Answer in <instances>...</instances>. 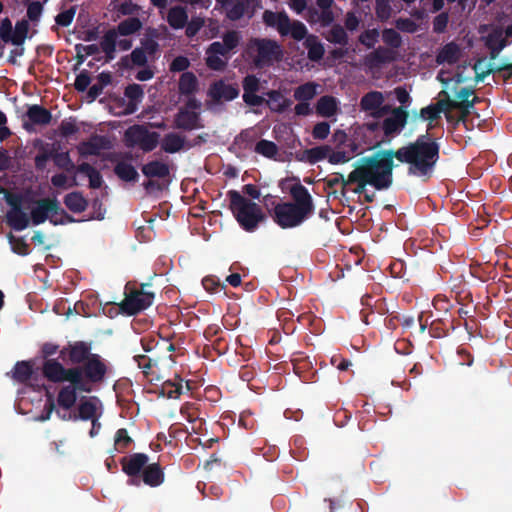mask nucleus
Masks as SVG:
<instances>
[{
	"label": "nucleus",
	"instance_id": "obj_28",
	"mask_svg": "<svg viewBox=\"0 0 512 512\" xmlns=\"http://www.w3.org/2000/svg\"><path fill=\"white\" fill-rule=\"evenodd\" d=\"M198 79L193 72H183L179 78L178 90L181 95L192 96L198 90Z\"/></svg>",
	"mask_w": 512,
	"mask_h": 512
},
{
	"label": "nucleus",
	"instance_id": "obj_27",
	"mask_svg": "<svg viewBox=\"0 0 512 512\" xmlns=\"http://www.w3.org/2000/svg\"><path fill=\"white\" fill-rule=\"evenodd\" d=\"M385 101L384 95L380 91H370L362 96L360 100V108L364 112H369L372 115L380 105Z\"/></svg>",
	"mask_w": 512,
	"mask_h": 512
},
{
	"label": "nucleus",
	"instance_id": "obj_40",
	"mask_svg": "<svg viewBox=\"0 0 512 512\" xmlns=\"http://www.w3.org/2000/svg\"><path fill=\"white\" fill-rule=\"evenodd\" d=\"M142 27V23L137 17H130L121 21L116 29V32L120 36H129L138 32Z\"/></svg>",
	"mask_w": 512,
	"mask_h": 512
},
{
	"label": "nucleus",
	"instance_id": "obj_52",
	"mask_svg": "<svg viewBox=\"0 0 512 512\" xmlns=\"http://www.w3.org/2000/svg\"><path fill=\"white\" fill-rule=\"evenodd\" d=\"M391 0H376L375 1V13L377 18L385 22L387 21L391 15H392V8L390 5Z\"/></svg>",
	"mask_w": 512,
	"mask_h": 512
},
{
	"label": "nucleus",
	"instance_id": "obj_5",
	"mask_svg": "<svg viewBox=\"0 0 512 512\" xmlns=\"http://www.w3.org/2000/svg\"><path fill=\"white\" fill-rule=\"evenodd\" d=\"M227 195L230 200L229 208L243 230L254 232L260 223L266 221V215L257 203L236 190L228 191Z\"/></svg>",
	"mask_w": 512,
	"mask_h": 512
},
{
	"label": "nucleus",
	"instance_id": "obj_22",
	"mask_svg": "<svg viewBox=\"0 0 512 512\" xmlns=\"http://www.w3.org/2000/svg\"><path fill=\"white\" fill-rule=\"evenodd\" d=\"M124 96L128 99L126 114H133L144 98V90L140 84H128L124 89Z\"/></svg>",
	"mask_w": 512,
	"mask_h": 512
},
{
	"label": "nucleus",
	"instance_id": "obj_38",
	"mask_svg": "<svg viewBox=\"0 0 512 512\" xmlns=\"http://www.w3.org/2000/svg\"><path fill=\"white\" fill-rule=\"evenodd\" d=\"M450 329H454L452 320L435 319L430 324L429 334L433 338H443L448 335Z\"/></svg>",
	"mask_w": 512,
	"mask_h": 512
},
{
	"label": "nucleus",
	"instance_id": "obj_13",
	"mask_svg": "<svg viewBox=\"0 0 512 512\" xmlns=\"http://www.w3.org/2000/svg\"><path fill=\"white\" fill-rule=\"evenodd\" d=\"M241 34L236 30H229L222 35V42H212L206 49V54L227 57L241 42Z\"/></svg>",
	"mask_w": 512,
	"mask_h": 512
},
{
	"label": "nucleus",
	"instance_id": "obj_15",
	"mask_svg": "<svg viewBox=\"0 0 512 512\" xmlns=\"http://www.w3.org/2000/svg\"><path fill=\"white\" fill-rule=\"evenodd\" d=\"M239 95V88L236 85L226 84L223 80L212 83L208 90V96L214 102L232 101Z\"/></svg>",
	"mask_w": 512,
	"mask_h": 512
},
{
	"label": "nucleus",
	"instance_id": "obj_17",
	"mask_svg": "<svg viewBox=\"0 0 512 512\" xmlns=\"http://www.w3.org/2000/svg\"><path fill=\"white\" fill-rule=\"evenodd\" d=\"M98 406H101V401L96 396L83 397L78 405V415L73 417L74 420L81 419L88 421L96 417H100Z\"/></svg>",
	"mask_w": 512,
	"mask_h": 512
},
{
	"label": "nucleus",
	"instance_id": "obj_16",
	"mask_svg": "<svg viewBox=\"0 0 512 512\" xmlns=\"http://www.w3.org/2000/svg\"><path fill=\"white\" fill-rule=\"evenodd\" d=\"M148 456L144 453H134L121 459L122 470L130 477L138 476L148 463Z\"/></svg>",
	"mask_w": 512,
	"mask_h": 512
},
{
	"label": "nucleus",
	"instance_id": "obj_34",
	"mask_svg": "<svg viewBox=\"0 0 512 512\" xmlns=\"http://www.w3.org/2000/svg\"><path fill=\"white\" fill-rule=\"evenodd\" d=\"M114 173L119 179L125 182H136L139 178V174L135 167L124 160L119 161L114 166Z\"/></svg>",
	"mask_w": 512,
	"mask_h": 512
},
{
	"label": "nucleus",
	"instance_id": "obj_21",
	"mask_svg": "<svg viewBox=\"0 0 512 512\" xmlns=\"http://www.w3.org/2000/svg\"><path fill=\"white\" fill-rule=\"evenodd\" d=\"M461 57L460 46L456 42L445 44L436 54V63L438 65L449 64L454 65Z\"/></svg>",
	"mask_w": 512,
	"mask_h": 512
},
{
	"label": "nucleus",
	"instance_id": "obj_18",
	"mask_svg": "<svg viewBox=\"0 0 512 512\" xmlns=\"http://www.w3.org/2000/svg\"><path fill=\"white\" fill-rule=\"evenodd\" d=\"M134 361L137 363L138 367L142 370L143 374L149 378L150 381L154 379H159V361L160 358L156 353L153 355H135L133 357Z\"/></svg>",
	"mask_w": 512,
	"mask_h": 512
},
{
	"label": "nucleus",
	"instance_id": "obj_24",
	"mask_svg": "<svg viewBox=\"0 0 512 512\" xmlns=\"http://www.w3.org/2000/svg\"><path fill=\"white\" fill-rule=\"evenodd\" d=\"M143 482L150 487H158L164 482V472L158 463L146 465L142 472Z\"/></svg>",
	"mask_w": 512,
	"mask_h": 512
},
{
	"label": "nucleus",
	"instance_id": "obj_48",
	"mask_svg": "<svg viewBox=\"0 0 512 512\" xmlns=\"http://www.w3.org/2000/svg\"><path fill=\"white\" fill-rule=\"evenodd\" d=\"M53 161L58 168L63 169L68 173L75 171L76 166L71 160L69 152L53 153Z\"/></svg>",
	"mask_w": 512,
	"mask_h": 512
},
{
	"label": "nucleus",
	"instance_id": "obj_36",
	"mask_svg": "<svg viewBox=\"0 0 512 512\" xmlns=\"http://www.w3.org/2000/svg\"><path fill=\"white\" fill-rule=\"evenodd\" d=\"M337 111V101L333 96H321L316 104V113L322 117H332Z\"/></svg>",
	"mask_w": 512,
	"mask_h": 512
},
{
	"label": "nucleus",
	"instance_id": "obj_59",
	"mask_svg": "<svg viewBox=\"0 0 512 512\" xmlns=\"http://www.w3.org/2000/svg\"><path fill=\"white\" fill-rule=\"evenodd\" d=\"M327 158L331 164L346 163L351 159V153H346V149L344 148L336 149L335 151L331 149Z\"/></svg>",
	"mask_w": 512,
	"mask_h": 512
},
{
	"label": "nucleus",
	"instance_id": "obj_49",
	"mask_svg": "<svg viewBox=\"0 0 512 512\" xmlns=\"http://www.w3.org/2000/svg\"><path fill=\"white\" fill-rule=\"evenodd\" d=\"M29 32V22L28 20L22 19L16 22L14 28V41L13 45L22 46L27 38Z\"/></svg>",
	"mask_w": 512,
	"mask_h": 512
},
{
	"label": "nucleus",
	"instance_id": "obj_37",
	"mask_svg": "<svg viewBox=\"0 0 512 512\" xmlns=\"http://www.w3.org/2000/svg\"><path fill=\"white\" fill-rule=\"evenodd\" d=\"M323 37L328 42L340 46H346L349 42L348 34L340 24H334L329 31L323 33Z\"/></svg>",
	"mask_w": 512,
	"mask_h": 512
},
{
	"label": "nucleus",
	"instance_id": "obj_33",
	"mask_svg": "<svg viewBox=\"0 0 512 512\" xmlns=\"http://www.w3.org/2000/svg\"><path fill=\"white\" fill-rule=\"evenodd\" d=\"M65 206L73 213H82L88 206V201L81 192L75 191L68 193L64 197Z\"/></svg>",
	"mask_w": 512,
	"mask_h": 512
},
{
	"label": "nucleus",
	"instance_id": "obj_32",
	"mask_svg": "<svg viewBox=\"0 0 512 512\" xmlns=\"http://www.w3.org/2000/svg\"><path fill=\"white\" fill-rule=\"evenodd\" d=\"M185 146V139L181 135L170 132L162 139L161 148L166 153H177Z\"/></svg>",
	"mask_w": 512,
	"mask_h": 512
},
{
	"label": "nucleus",
	"instance_id": "obj_20",
	"mask_svg": "<svg viewBox=\"0 0 512 512\" xmlns=\"http://www.w3.org/2000/svg\"><path fill=\"white\" fill-rule=\"evenodd\" d=\"M110 141L102 135H93L88 141H84L79 146V152L82 156H98L101 150L108 149Z\"/></svg>",
	"mask_w": 512,
	"mask_h": 512
},
{
	"label": "nucleus",
	"instance_id": "obj_19",
	"mask_svg": "<svg viewBox=\"0 0 512 512\" xmlns=\"http://www.w3.org/2000/svg\"><path fill=\"white\" fill-rule=\"evenodd\" d=\"M396 59L395 52L392 49L379 46L365 57V65L370 68H378L382 64L393 62Z\"/></svg>",
	"mask_w": 512,
	"mask_h": 512
},
{
	"label": "nucleus",
	"instance_id": "obj_1",
	"mask_svg": "<svg viewBox=\"0 0 512 512\" xmlns=\"http://www.w3.org/2000/svg\"><path fill=\"white\" fill-rule=\"evenodd\" d=\"M108 372L106 361L94 354L82 365L65 367L58 359L51 358L42 365L43 376L52 383H68L57 396L58 405L70 410L76 403L78 393H91L103 383Z\"/></svg>",
	"mask_w": 512,
	"mask_h": 512
},
{
	"label": "nucleus",
	"instance_id": "obj_62",
	"mask_svg": "<svg viewBox=\"0 0 512 512\" xmlns=\"http://www.w3.org/2000/svg\"><path fill=\"white\" fill-rule=\"evenodd\" d=\"M204 25V20L200 17H193L190 21L185 25L186 30L185 34L188 38H193L198 34L200 29Z\"/></svg>",
	"mask_w": 512,
	"mask_h": 512
},
{
	"label": "nucleus",
	"instance_id": "obj_11",
	"mask_svg": "<svg viewBox=\"0 0 512 512\" xmlns=\"http://www.w3.org/2000/svg\"><path fill=\"white\" fill-rule=\"evenodd\" d=\"M91 350L92 346L90 342H69L66 346L60 349L59 358L72 366H78L82 365L91 357V355L95 354L92 353Z\"/></svg>",
	"mask_w": 512,
	"mask_h": 512
},
{
	"label": "nucleus",
	"instance_id": "obj_4",
	"mask_svg": "<svg viewBox=\"0 0 512 512\" xmlns=\"http://www.w3.org/2000/svg\"><path fill=\"white\" fill-rule=\"evenodd\" d=\"M375 159L374 155L362 157L359 160V165L349 173L347 178H344L341 173H334L325 178L326 186L328 188H334L340 184V194L342 196L346 195V187L349 184H356V187L352 190L356 194L364 193L367 185L379 191L385 190Z\"/></svg>",
	"mask_w": 512,
	"mask_h": 512
},
{
	"label": "nucleus",
	"instance_id": "obj_54",
	"mask_svg": "<svg viewBox=\"0 0 512 512\" xmlns=\"http://www.w3.org/2000/svg\"><path fill=\"white\" fill-rule=\"evenodd\" d=\"M254 141V135L251 130H243L239 135L235 137L234 145L238 146L239 149L247 150L252 147Z\"/></svg>",
	"mask_w": 512,
	"mask_h": 512
},
{
	"label": "nucleus",
	"instance_id": "obj_45",
	"mask_svg": "<svg viewBox=\"0 0 512 512\" xmlns=\"http://www.w3.org/2000/svg\"><path fill=\"white\" fill-rule=\"evenodd\" d=\"M500 33L498 32V26L493 28L492 31L483 37L484 45L489 50L490 60H495L498 57V38Z\"/></svg>",
	"mask_w": 512,
	"mask_h": 512
},
{
	"label": "nucleus",
	"instance_id": "obj_63",
	"mask_svg": "<svg viewBox=\"0 0 512 512\" xmlns=\"http://www.w3.org/2000/svg\"><path fill=\"white\" fill-rule=\"evenodd\" d=\"M74 16H75V8L71 7L69 9L57 14V16L55 17V22L59 26L67 27L72 23Z\"/></svg>",
	"mask_w": 512,
	"mask_h": 512
},
{
	"label": "nucleus",
	"instance_id": "obj_31",
	"mask_svg": "<svg viewBox=\"0 0 512 512\" xmlns=\"http://www.w3.org/2000/svg\"><path fill=\"white\" fill-rule=\"evenodd\" d=\"M167 22L173 29H182L188 22V14L185 7L174 6L167 14Z\"/></svg>",
	"mask_w": 512,
	"mask_h": 512
},
{
	"label": "nucleus",
	"instance_id": "obj_43",
	"mask_svg": "<svg viewBox=\"0 0 512 512\" xmlns=\"http://www.w3.org/2000/svg\"><path fill=\"white\" fill-rule=\"evenodd\" d=\"M317 85L313 82H308L298 86L294 91V98L297 101L307 102L313 99L317 93Z\"/></svg>",
	"mask_w": 512,
	"mask_h": 512
},
{
	"label": "nucleus",
	"instance_id": "obj_9",
	"mask_svg": "<svg viewBox=\"0 0 512 512\" xmlns=\"http://www.w3.org/2000/svg\"><path fill=\"white\" fill-rule=\"evenodd\" d=\"M250 43L257 49V55L253 60L256 68L271 66L274 62H279L283 58L281 46L275 40L268 38H253Z\"/></svg>",
	"mask_w": 512,
	"mask_h": 512
},
{
	"label": "nucleus",
	"instance_id": "obj_12",
	"mask_svg": "<svg viewBox=\"0 0 512 512\" xmlns=\"http://www.w3.org/2000/svg\"><path fill=\"white\" fill-rule=\"evenodd\" d=\"M408 117L409 113L404 107L393 108L392 115L385 118L381 124L384 134L382 142L389 143L398 136L407 125Z\"/></svg>",
	"mask_w": 512,
	"mask_h": 512
},
{
	"label": "nucleus",
	"instance_id": "obj_14",
	"mask_svg": "<svg viewBox=\"0 0 512 512\" xmlns=\"http://www.w3.org/2000/svg\"><path fill=\"white\" fill-rule=\"evenodd\" d=\"M174 125L177 129L192 131L201 129L204 125L201 122L199 112L190 111L187 108H180L174 117Z\"/></svg>",
	"mask_w": 512,
	"mask_h": 512
},
{
	"label": "nucleus",
	"instance_id": "obj_10",
	"mask_svg": "<svg viewBox=\"0 0 512 512\" xmlns=\"http://www.w3.org/2000/svg\"><path fill=\"white\" fill-rule=\"evenodd\" d=\"M160 135L155 131H149L145 126L135 124L124 133L125 145L128 148L139 146L144 152L154 150L159 143Z\"/></svg>",
	"mask_w": 512,
	"mask_h": 512
},
{
	"label": "nucleus",
	"instance_id": "obj_56",
	"mask_svg": "<svg viewBox=\"0 0 512 512\" xmlns=\"http://www.w3.org/2000/svg\"><path fill=\"white\" fill-rule=\"evenodd\" d=\"M53 158V152L46 147H41L39 153L35 156L34 163L37 170L43 171L46 168L47 161Z\"/></svg>",
	"mask_w": 512,
	"mask_h": 512
},
{
	"label": "nucleus",
	"instance_id": "obj_51",
	"mask_svg": "<svg viewBox=\"0 0 512 512\" xmlns=\"http://www.w3.org/2000/svg\"><path fill=\"white\" fill-rule=\"evenodd\" d=\"M440 95H445V98L438 99V101L434 104L439 113L442 112L447 113L451 110H455L458 107L457 101L452 100L450 98L449 93L446 90H441Z\"/></svg>",
	"mask_w": 512,
	"mask_h": 512
},
{
	"label": "nucleus",
	"instance_id": "obj_44",
	"mask_svg": "<svg viewBox=\"0 0 512 512\" xmlns=\"http://www.w3.org/2000/svg\"><path fill=\"white\" fill-rule=\"evenodd\" d=\"M269 98L271 101V109L278 113L285 112L292 104V101L288 98H285L278 91H271L269 93Z\"/></svg>",
	"mask_w": 512,
	"mask_h": 512
},
{
	"label": "nucleus",
	"instance_id": "obj_53",
	"mask_svg": "<svg viewBox=\"0 0 512 512\" xmlns=\"http://www.w3.org/2000/svg\"><path fill=\"white\" fill-rule=\"evenodd\" d=\"M0 39L4 43H12L14 41V29L11 20L6 17L0 23Z\"/></svg>",
	"mask_w": 512,
	"mask_h": 512
},
{
	"label": "nucleus",
	"instance_id": "obj_41",
	"mask_svg": "<svg viewBox=\"0 0 512 512\" xmlns=\"http://www.w3.org/2000/svg\"><path fill=\"white\" fill-rule=\"evenodd\" d=\"M33 374V367L28 361H19L13 369V378L19 383H26Z\"/></svg>",
	"mask_w": 512,
	"mask_h": 512
},
{
	"label": "nucleus",
	"instance_id": "obj_3",
	"mask_svg": "<svg viewBox=\"0 0 512 512\" xmlns=\"http://www.w3.org/2000/svg\"><path fill=\"white\" fill-rule=\"evenodd\" d=\"M293 184L288 188L292 201L278 202L266 195L264 204L273 221L282 229L295 228L303 224L315 212L313 198L300 179L293 177Z\"/></svg>",
	"mask_w": 512,
	"mask_h": 512
},
{
	"label": "nucleus",
	"instance_id": "obj_55",
	"mask_svg": "<svg viewBox=\"0 0 512 512\" xmlns=\"http://www.w3.org/2000/svg\"><path fill=\"white\" fill-rule=\"evenodd\" d=\"M177 382H172L170 380L164 382L163 390L168 396V398H178L183 391L182 379L176 378Z\"/></svg>",
	"mask_w": 512,
	"mask_h": 512
},
{
	"label": "nucleus",
	"instance_id": "obj_23",
	"mask_svg": "<svg viewBox=\"0 0 512 512\" xmlns=\"http://www.w3.org/2000/svg\"><path fill=\"white\" fill-rule=\"evenodd\" d=\"M148 63L147 54L145 50L140 47L135 48L130 55H125L121 57L119 61L120 68L124 70H130L133 66H141L144 67Z\"/></svg>",
	"mask_w": 512,
	"mask_h": 512
},
{
	"label": "nucleus",
	"instance_id": "obj_2",
	"mask_svg": "<svg viewBox=\"0 0 512 512\" xmlns=\"http://www.w3.org/2000/svg\"><path fill=\"white\" fill-rule=\"evenodd\" d=\"M376 165L384 189L393 183L394 158L408 165V173L419 177H431L440 157V145L429 133L419 135L415 141L400 148L375 152Z\"/></svg>",
	"mask_w": 512,
	"mask_h": 512
},
{
	"label": "nucleus",
	"instance_id": "obj_8",
	"mask_svg": "<svg viewBox=\"0 0 512 512\" xmlns=\"http://www.w3.org/2000/svg\"><path fill=\"white\" fill-rule=\"evenodd\" d=\"M146 285L141 288L132 287L130 283L125 286V298L119 304L120 310L126 315L133 316L147 309L152 305L154 293L144 290Z\"/></svg>",
	"mask_w": 512,
	"mask_h": 512
},
{
	"label": "nucleus",
	"instance_id": "obj_60",
	"mask_svg": "<svg viewBox=\"0 0 512 512\" xmlns=\"http://www.w3.org/2000/svg\"><path fill=\"white\" fill-rule=\"evenodd\" d=\"M298 355L299 356L293 358L291 362L293 365L294 372L301 377V374L307 369L311 368L312 364L308 360V358L303 356L301 353H299Z\"/></svg>",
	"mask_w": 512,
	"mask_h": 512
},
{
	"label": "nucleus",
	"instance_id": "obj_39",
	"mask_svg": "<svg viewBox=\"0 0 512 512\" xmlns=\"http://www.w3.org/2000/svg\"><path fill=\"white\" fill-rule=\"evenodd\" d=\"M331 152V146L321 145L304 151V158L310 164H316L328 157Z\"/></svg>",
	"mask_w": 512,
	"mask_h": 512
},
{
	"label": "nucleus",
	"instance_id": "obj_50",
	"mask_svg": "<svg viewBox=\"0 0 512 512\" xmlns=\"http://www.w3.org/2000/svg\"><path fill=\"white\" fill-rule=\"evenodd\" d=\"M382 40L392 49H398L402 45L401 35L392 28H385L382 31Z\"/></svg>",
	"mask_w": 512,
	"mask_h": 512
},
{
	"label": "nucleus",
	"instance_id": "obj_30",
	"mask_svg": "<svg viewBox=\"0 0 512 512\" xmlns=\"http://www.w3.org/2000/svg\"><path fill=\"white\" fill-rule=\"evenodd\" d=\"M7 224L15 231H22L29 225V217L22 208L9 210L6 214Z\"/></svg>",
	"mask_w": 512,
	"mask_h": 512
},
{
	"label": "nucleus",
	"instance_id": "obj_6",
	"mask_svg": "<svg viewBox=\"0 0 512 512\" xmlns=\"http://www.w3.org/2000/svg\"><path fill=\"white\" fill-rule=\"evenodd\" d=\"M262 19L266 26L275 28L283 37L290 35L294 40L301 41L308 34L306 26L301 21H291L285 11L273 12L265 10Z\"/></svg>",
	"mask_w": 512,
	"mask_h": 512
},
{
	"label": "nucleus",
	"instance_id": "obj_58",
	"mask_svg": "<svg viewBox=\"0 0 512 512\" xmlns=\"http://www.w3.org/2000/svg\"><path fill=\"white\" fill-rule=\"evenodd\" d=\"M378 37L379 31L377 29H368L359 36V41L367 48H373L378 41Z\"/></svg>",
	"mask_w": 512,
	"mask_h": 512
},
{
	"label": "nucleus",
	"instance_id": "obj_25",
	"mask_svg": "<svg viewBox=\"0 0 512 512\" xmlns=\"http://www.w3.org/2000/svg\"><path fill=\"white\" fill-rule=\"evenodd\" d=\"M26 116L33 125H47L52 120L51 112L38 104L29 106Z\"/></svg>",
	"mask_w": 512,
	"mask_h": 512
},
{
	"label": "nucleus",
	"instance_id": "obj_61",
	"mask_svg": "<svg viewBox=\"0 0 512 512\" xmlns=\"http://www.w3.org/2000/svg\"><path fill=\"white\" fill-rule=\"evenodd\" d=\"M4 192V199L6 203L11 207L10 210H17L22 208V196L18 193H12L6 191L0 186V193Z\"/></svg>",
	"mask_w": 512,
	"mask_h": 512
},
{
	"label": "nucleus",
	"instance_id": "obj_7",
	"mask_svg": "<svg viewBox=\"0 0 512 512\" xmlns=\"http://www.w3.org/2000/svg\"><path fill=\"white\" fill-rule=\"evenodd\" d=\"M49 218L54 225L74 222L75 219L60 207L56 198H43L37 201L36 207L31 210V219L34 225L44 223Z\"/></svg>",
	"mask_w": 512,
	"mask_h": 512
},
{
	"label": "nucleus",
	"instance_id": "obj_64",
	"mask_svg": "<svg viewBox=\"0 0 512 512\" xmlns=\"http://www.w3.org/2000/svg\"><path fill=\"white\" fill-rule=\"evenodd\" d=\"M91 82L89 72L87 70L81 71L75 79L74 87L78 92H84L87 90Z\"/></svg>",
	"mask_w": 512,
	"mask_h": 512
},
{
	"label": "nucleus",
	"instance_id": "obj_35",
	"mask_svg": "<svg viewBox=\"0 0 512 512\" xmlns=\"http://www.w3.org/2000/svg\"><path fill=\"white\" fill-rule=\"evenodd\" d=\"M304 46L308 50V59L313 62L320 61L325 53V49L323 44L318 40L317 36L315 35H309L305 42Z\"/></svg>",
	"mask_w": 512,
	"mask_h": 512
},
{
	"label": "nucleus",
	"instance_id": "obj_46",
	"mask_svg": "<svg viewBox=\"0 0 512 512\" xmlns=\"http://www.w3.org/2000/svg\"><path fill=\"white\" fill-rule=\"evenodd\" d=\"M132 442L133 440L129 436L127 429L120 428L116 431L114 437V447L117 452L124 453L132 444Z\"/></svg>",
	"mask_w": 512,
	"mask_h": 512
},
{
	"label": "nucleus",
	"instance_id": "obj_42",
	"mask_svg": "<svg viewBox=\"0 0 512 512\" xmlns=\"http://www.w3.org/2000/svg\"><path fill=\"white\" fill-rule=\"evenodd\" d=\"M254 151L257 154L262 155L263 157L275 159L279 149L274 142L266 139H261L256 143Z\"/></svg>",
	"mask_w": 512,
	"mask_h": 512
},
{
	"label": "nucleus",
	"instance_id": "obj_26",
	"mask_svg": "<svg viewBox=\"0 0 512 512\" xmlns=\"http://www.w3.org/2000/svg\"><path fill=\"white\" fill-rule=\"evenodd\" d=\"M118 36L116 29L111 28L105 32L100 41V48L105 53L106 61L115 58Z\"/></svg>",
	"mask_w": 512,
	"mask_h": 512
},
{
	"label": "nucleus",
	"instance_id": "obj_57",
	"mask_svg": "<svg viewBox=\"0 0 512 512\" xmlns=\"http://www.w3.org/2000/svg\"><path fill=\"white\" fill-rule=\"evenodd\" d=\"M9 241L12 245V251L18 255L25 256L29 253V245L23 238H16L12 234L9 235Z\"/></svg>",
	"mask_w": 512,
	"mask_h": 512
},
{
	"label": "nucleus",
	"instance_id": "obj_47",
	"mask_svg": "<svg viewBox=\"0 0 512 512\" xmlns=\"http://www.w3.org/2000/svg\"><path fill=\"white\" fill-rule=\"evenodd\" d=\"M474 94V89L472 87H463L461 88L457 94L456 97L460 100L457 101L459 108H473L475 103L478 101V97L474 96L472 100H469V97Z\"/></svg>",
	"mask_w": 512,
	"mask_h": 512
},
{
	"label": "nucleus",
	"instance_id": "obj_29",
	"mask_svg": "<svg viewBox=\"0 0 512 512\" xmlns=\"http://www.w3.org/2000/svg\"><path fill=\"white\" fill-rule=\"evenodd\" d=\"M142 173L148 178H166L170 175L169 166L158 160H153L143 165Z\"/></svg>",
	"mask_w": 512,
	"mask_h": 512
}]
</instances>
